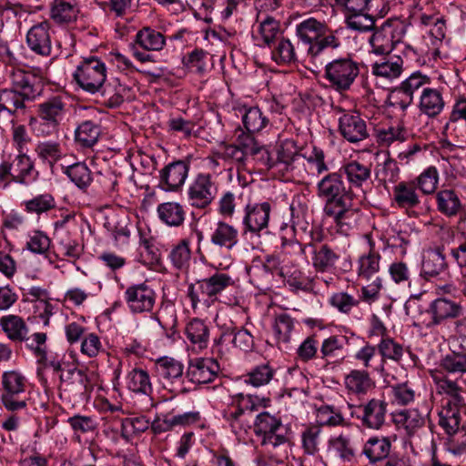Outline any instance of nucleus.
I'll return each instance as SVG.
<instances>
[{"label":"nucleus","mask_w":466,"mask_h":466,"mask_svg":"<svg viewBox=\"0 0 466 466\" xmlns=\"http://www.w3.org/2000/svg\"><path fill=\"white\" fill-rule=\"evenodd\" d=\"M318 196L325 200L324 214L331 218L341 233L356 226L358 210L353 208L354 193L339 171L327 174L317 185Z\"/></svg>","instance_id":"1"},{"label":"nucleus","mask_w":466,"mask_h":466,"mask_svg":"<svg viewBox=\"0 0 466 466\" xmlns=\"http://www.w3.org/2000/svg\"><path fill=\"white\" fill-rule=\"evenodd\" d=\"M404 309L407 315L417 319L419 325H424L428 329L439 326L447 320L458 319L463 312L461 303L444 297L432 300L425 312L420 310L418 298L409 299Z\"/></svg>","instance_id":"2"},{"label":"nucleus","mask_w":466,"mask_h":466,"mask_svg":"<svg viewBox=\"0 0 466 466\" xmlns=\"http://www.w3.org/2000/svg\"><path fill=\"white\" fill-rule=\"evenodd\" d=\"M326 26L315 18H308L297 25L298 37L309 45L308 54L317 57L326 49H335L340 46V40L333 34L325 35Z\"/></svg>","instance_id":"3"},{"label":"nucleus","mask_w":466,"mask_h":466,"mask_svg":"<svg viewBox=\"0 0 466 466\" xmlns=\"http://www.w3.org/2000/svg\"><path fill=\"white\" fill-rule=\"evenodd\" d=\"M360 74L359 65L350 56L332 60L325 66L324 78L329 87L342 93L348 91Z\"/></svg>","instance_id":"4"},{"label":"nucleus","mask_w":466,"mask_h":466,"mask_svg":"<svg viewBox=\"0 0 466 466\" xmlns=\"http://www.w3.org/2000/svg\"><path fill=\"white\" fill-rule=\"evenodd\" d=\"M233 284L234 280L229 275L216 273L209 278L190 284L187 296L191 300L192 307L196 308L198 302L214 301L218 294Z\"/></svg>","instance_id":"5"},{"label":"nucleus","mask_w":466,"mask_h":466,"mask_svg":"<svg viewBox=\"0 0 466 466\" xmlns=\"http://www.w3.org/2000/svg\"><path fill=\"white\" fill-rule=\"evenodd\" d=\"M439 424L448 435L447 450L454 455L466 453V425H461V412L448 410L439 412Z\"/></svg>","instance_id":"6"},{"label":"nucleus","mask_w":466,"mask_h":466,"mask_svg":"<svg viewBox=\"0 0 466 466\" xmlns=\"http://www.w3.org/2000/svg\"><path fill=\"white\" fill-rule=\"evenodd\" d=\"M74 78L85 91L96 94L106 81V66L96 56L86 57L74 73Z\"/></svg>","instance_id":"7"},{"label":"nucleus","mask_w":466,"mask_h":466,"mask_svg":"<svg viewBox=\"0 0 466 466\" xmlns=\"http://www.w3.org/2000/svg\"><path fill=\"white\" fill-rule=\"evenodd\" d=\"M254 431L261 436V445L266 448H276L288 441L286 429L280 419L270 415L268 412H261L257 416Z\"/></svg>","instance_id":"8"},{"label":"nucleus","mask_w":466,"mask_h":466,"mask_svg":"<svg viewBox=\"0 0 466 466\" xmlns=\"http://www.w3.org/2000/svg\"><path fill=\"white\" fill-rule=\"evenodd\" d=\"M218 186L210 174H198L188 188V199L197 208H206L215 199Z\"/></svg>","instance_id":"9"},{"label":"nucleus","mask_w":466,"mask_h":466,"mask_svg":"<svg viewBox=\"0 0 466 466\" xmlns=\"http://www.w3.org/2000/svg\"><path fill=\"white\" fill-rule=\"evenodd\" d=\"M25 379L16 371H7L3 375L4 392L2 402L9 410H16L26 407V400H19L18 394L25 390Z\"/></svg>","instance_id":"10"},{"label":"nucleus","mask_w":466,"mask_h":466,"mask_svg":"<svg viewBox=\"0 0 466 466\" xmlns=\"http://www.w3.org/2000/svg\"><path fill=\"white\" fill-rule=\"evenodd\" d=\"M374 33L370 38L372 52L376 55L389 56L400 42L396 25L390 20L385 21L380 27L373 29Z\"/></svg>","instance_id":"11"},{"label":"nucleus","mask_w":466,"mask_h":466,"mask_svg":"<svg viewBox=\"0 0 466 466\" xmlns=\"http://www.w3.org/2000/svg\"><path fill=\"white\" fill-rule=\"evenodd\" d=\"M156 297V292L145 282L132 285L125 291V299L133 313L151 311Z\"/></svg>","instance_id":"12"},{"label":"nucleus","mask_w":466,"mask_h":466,"mask_svg":"<svg viewBox=\"0 0 466 466\" xmlns=\"http://www.w3.org/2000/svg\"><path fill=\"white\" fill-rule=\"evenodd\" d=\"M189 171V162L176 160L159 171V187L165 191H177L185 183Z\"/></svg>","instance_id":"13"},{"label":"nucleus","mask_w":466,"mask_h":466,"mask_svg":"<svg viewBox=\"0 0 466 466\" xmlns=\"http://www.w3.org/2000/svg\"><path fill=\"white\" fill-rule=\"evenodd\" d=\"M219 370L220 367L217 360L212 358L196 359L190 362L186 377L192 383L206 384L213 381Z\"/></svg>","instance_id":"14"},{"label":"nucleus","mask_w":466,"mask_h":466,"mask_svg":"<svg viewBox=\"0 0 466 466\" xmlns=\"http://www.w3.org/2000/svg\"><path fill=\"white\" fill-rule=\"evenodd\" d=\"M271 205L268 202L248 204L243 225L247 231L258 234L268 226Z\"/></svg>","instance_id":"15"},{"label":"nucleus","mask_w":466,"mask_h":466,"mask_svg":"<svg viewBox=\"0 0 466 466\" xmlns=\"http://www.w3.org/2000/svg\"><path fill=\"white\" fill-rule=\"evenodd\" d=\"M341 136L350 143H357L368 137L366 121L358 113L343 114L339 119Z\"/></svg>","instance_id":"16"},{"label":"nucleus","mask_w":466,"mask_h":466,"mask_svg":"<svg viewBox=\"0 0 466 466\" xmlns=\"http://www.w3.org/2000/svg\"><path fill=\"white\" fill-rule=\"evenodd\" d=\"M388 403L383 400L371 399L367 403L359 406L361 412L358 417L364 427L379 430L385 422Z\"/></svg>","instance_id":"17"},{"label":"nucleus","mask_w":466,"mask_h":466,"mask_svg":"<svg viewBox=\"0 0 466 466\" xmlns=\"http://www.w3.org/2000/svg\"><path fill=\"white\" fill-rule=\"evenodd\" d=\"M344 336H330L322 341L320 358L326 364H340L346 358L344 346L347 343Z\"/></svg>","instance_id":"18"},{"label":"nucleus","mask_w":466,"mask_h":466,"mask_svg":"<svg viewBox=\"0 0 466 466\" xmlns=\"http://www.w3.org/2000/svg\"><path fill=\"white\" fill-rule=\"evenodd\" d=\"M445 106L441 92L437 88L423 87L419 102V110L428 117L439 116Z\"/></svg>","instance_id":"19"},{"label":"nucleus","mask_w":466,"mask_h":466,"mask_svg":"<svg viewBox=\"0 0 466 466\" xmlns=\"http://www.w3.org/2000/svg\"><path fill=\"white\" fill-rule=\"evenodd\" d=\"M28 96L16 90H3L0 92V113L4 110L16 117L26 113L25 101Z\"/></svg>","instance_id":"20"},{"label":"nucleus","mask_w":466,"mask_h":466,"mask_svg":"<svg viewBox=\"0 0 466 466\" xmlns=\"http://www.w3.org/2000/svg\"><path fill=\"white\" fill-rule=\"evenodd\" d=\"M184 367L183 364L170 357H162L157 360L155 362V371L163 381V384L170 382L172 383L175 380L180 379L183 375Z\"/></svg>","instance_id":"21"},{"label":"nucleus","mask_w":466,"mask_h":466,"mask_svg":"<svg viewBox=\"0 0 466 466\" xmlns=\"http://www.w3.org/2000/svg\"><path fill=\"white\" fill-rule=\"evenodd\" d=\"M339 171L342 177L343 176L347 177L350 188L361 187L370 178L371 174L370 167L355 160L342 165Z\"/></svg>","instance_id":"22"},{"label":"nucleus","mask_w":466,"mask_h":466,"mask_svg":"<svg viewBox=\"0 0 466 466\" xmlns=\"http://www.w3.org/2000/svg\"><path fill=\"white\" fill-rule=\"evenodd\" d=\"M391 441L388 437H372L364 444L362 453L369 459L370 462L375 463L387 460L390 455Z\"/></svg>","instance_id":"23"},{"label":"nucleus","mask_w":466,"mask_h":466,"mask_svg":"<svg viewBox=\"0 0 466 466\" xmlns=\"http://www.w3.org/2000/svg\"><path fill=\"white\" fill-rule=\"evenodd\" d=\"M393 199L400 208L410 209L420 204L415 181L400 182L393 188Z\"/></svg>","instance_id":"24"},{"label":"nucleus","mask_w":466,"mask_h":466,"mask_svg":"<svg viewBox=\"0 0 466 466\" xmlns=\"http://www.w3.org/2000/svg\"><path fill=\"white\" fill-rule=\"evenodd\" d=\"M210 241L216 246L231 250L238 242V231L232 225L218 221L211 234Z\"/></svg>","instance_id":"25"},{"label":"nucleus","mask_w":466,"mask_h":466,"mask_svg":"<svg viewBox=\"0 0 466 466\" xmlns=\"http://www.w3.org/2000/svg\"><path fill=\"white\" fill-rule=\"evenodd\" d=\"M448 268L445 256L440 249L429 252L424 258L421 265L420 275L426 280L437 278Z\"/></svg>","instance_id":"26"},{"label":"nucleus","mask_w":466,"mask_h":466,"mask_svg":"<svg viewBox=\"0 0 466 466\" xmlns=\"http://www.w3.org/2000/svg\"><path fill=\"white\" fill-rule=\"evenodd\" d=\"M370 250L359 259L358 275L367 280L374 277L380 268V255L375 250L374 243L369 240Z\"/></svg>","instance_id":"27"},{"label":"nucleus","mask_w":466,"mask_h":466,"mask_svg":"<svg viewBox=\"0 0 466 466\" xmlns=\"http://www.w3.org/2000/svg\"><path fill=\"white\" fill-rule=\"evenodd\" d=\"M403 60L400 56L382 57L371 66L372 74L388 79L399 77L402 72Z\"/></svg>","instance_id":"28"},{"label":"nucleus","mask_w":466,"mask_h":466,"mask_svg":"<svg viewBox=\"0 0 466 466\" xmlns=\"http://www.w3.org/2000/svg\"><path fill=\"white\" fill-rule=\"evenodd\" d=\"M192 253L190 249V241L183 238L177 244L172 246L168 259L174 268L177 270H187L189 268Z\"/></svg>","instance_id":"29"},{"label":"nucleus","mask_w":466,"mask_h":466,"mask_svg":"<svg viewBox=\"0 0 466 466\" xmlns=\"http://www.w3.org/2000/svg\"><path fill=\"white\" fill-rule=\"evenodd\" d=\"M135 42L145 50L159 51L166 45V37L162 33L146 26L137 33Z\"/></svg>","instance_id":"30"},{"label":"nucleus","mask_w":466,"mask_h":466,"mask_svg":"<svg viewBox=\"0 0 466 466\" xmlns=\"http://www.w3.org/2000/svg\"><path fill=\"white\" fill-rule=\"evenodd\" d=\"M157 215L162 222L170 227H179L184 223L186 212L177 202H165L157 207Z\"/></svg>","instance_id":"31"},{"label":"nucleus","mask_w":466,"mask_h":466,"mask_svg":"<svg viewBox=\"0 0 466 466\" xmlns=\"http://www.w3.org/2000/svg\"><path fill=\"white\" fill-rule=\"evenodd\" d=\"M430 411L427 407L421 410L418 408L405 410L399 413L403 421V427L409 436L415 434L419 429H421L429 417Z\"/></svg>","instance_id":"32"},{"label":"nucleus","mask_w":466,"mask_h":466,"mask_svg":"<svg viewBox=\"0 0 466 466\" xmlns=\"http://www.w3.org/2000/svg\"><path fill=\"white\" fill-rule=\"evenodd\" d=\"M436 199L438 210L447 217L456 216L462 209L461 202L457 193L452 189L439 191Z\"/></svg>","instance_id":"33"},{"label":"nucleus","mask_w":466,"mask_h":466,"mask_svg":"<svg viewBox=\"0 0 466 466\" xmlns=\"http://www.w3.org/2000/svg\"><path fill=\"white\" fill-rule=\"evenodd\" d=\"M338 259L339 255L329 245L321 244L315 247L312 264L317 271H329L335 267Z\"/></svg>","instance_id":"34"},{"label":"nucleus","mask_w":466,"mask_h":466,"mask_svg":"<svg viewBox=\"0 0 466 466\" xmlns=\"http://www.w3.org/2000/svg\"><path fill=\"white\" fill-rule=\"evenodd\" d=\"M78 9L75 0H55L51 17L58 24H68L76 19Z\"/></svg>","instance_id":"35"},{"label":"nucleus","mask_w":466,"mask_h":466,"mask_svg":"<svg viewBox=\"0 0 466 466\" xmlns=\"http://www.w3.org/2000/svg\"><path fill=\"white\" fill-rule=\"evenodd\" d=\"M31 50L41 56L49 55L51 46L46 22L31 27Z\"/></svg>","instance_id":"36"},{"label":"nucleus","mask_w":466,"mask_h":466,"mask_svg":"<svg viewBox=\"0 0 466 466\" xmlns=\"http://www.w3.org/2000/svg\"><path fill=\"white\" fill-rule=\"evenodd\" d=\"M98 93L103 97V105L109 108L118 107L124 102L126 87L117 79L102 85Z\"/></svg>","instance_id":"37"},{"label":"nucleus","mask_w":466,"mask_h":466,"mask_svg":"<svg viewBox=\"0 0 466 466\" xmlns=\"http://www.w3.org/2000/svg\"><path fill=\"white\" fill-rule=\"evenodd\" d=\"M373 381L366 370H353L345 378L346 388L356 394H365L373 387Z\"/></svg>","instance_id":"38"},{"label":"nucleus","mask_w":466,"mask_h":466,"mask_svg":"<svg viewBox=\"0 0 466 466\" xmlns=\"http://www.w3.org/2000/svg\"><path fill=\"white\" fill-rule=\"evenodd\" d=\"M186 335L192 344L198 345L199 349H204L208 345L209 329L202 319L196 318L187 323Z\"/></svg>","instance_id":"39"},{"label":"nucleus","mask_w":466,"mask_h":466,"mask_svg":"<svg viewBox=\"0 0 466 466\" xmlns=\"http://www.w3.org/2000/svg\"><path fill=\"white\" fill-rule=\"evenodd\" d=\"M101 134L99 125L91 120L81 123L76 130V140L85 147H93Z\"/></svg>","instance_id":"40"},{"label":"nucleus","mask_w":466,"mask_h":466,"mask_svg":"<svg viewBox=\"0 0 466 466\" xmlns=\"http://www.w3.org/2000/svg\"><path fill=\"white\" fill-rule=\"evenodd\" d=\"M345 22L350 29L358 32H369L375 29L376 19L373 15L361 12H350L345 15Z\"/></svg>","instance_id":"41"},{"label":"nucleus","mask_w":466,"mask_h":466,"mask_svg":"<svg viewBox=\"0 0 466 466\" xmlns=\"http://www.w3.org/2000/svg\"><path fill=\"white\" fill-rule=\"evenodd\" d=\"M272 59L278 64H289L296 60L294 46L289 38L279 37L273 42Z\"/></svg>","instance_id":"42"},{"label":"nucleus","mask_w":466,"mask_h":466,"mask_svg":"<svg viewBox=\"0 0 466 466\" xmlns=\"http://www.w3.org/2000/svg\"><path fill=\"white\" fill-rule=\"evenodd\" d=\"M65 110V104L61 97L54 96L38 106V115L45 121H51L58 125V117Z\"/></svg>","instance_id":"43"},{"label":"nucleus","mask_w":466,"mask_h":466,"mask_svg":"<svg viewBox=\"0 0 466 466\" xmlns=\"http://www.w3.org/2000/svg\"><path fill=\"white\" fill-rule=\"evenodd\" d=\"M441 388L449 395L441 411L454 410L457 412H461V409L464 408L465 403L463 398L459 394V387L457 383L455 381L446 380L442 381Z\"/></svg>","instance_id":"44"},{"label":"nucleus","mask_w":466,"mask_h":466,"mask_svg":"<svg viewBox=\"0 0 466 466\" xmlns=\"http://www.w3.org/2000/svg\"><path fill=\"white\" fill-rule=\"evenodd\" d=\"M444 128L453 132L457 129L466 130V98H460L455 102Z\"/></svg>","instance_id":"45"},{"label":"nucleus","mask_w":466,"mask_h":466,"mask_svg":"<svg viewBox=\"0 0 466 466\" xmlns=\"http://www.w3.org/2000/svg\"><path fill=\"white\" fill-rule=\"evenodd\" d=\"M128 388L137 393L149 395L152 392V385L148 373L142 369H134L128 374Z\"/></svg>","instance_id":"46"},{"label":"nucleus","mask_w":466,"mask_h":466,"mask_svg":"<svg viewBox=\"0 0 466 466\" xmlns=\"http://www.w3.org/2000/svg\"><path fill=\"white\" fill-rule=\"evenodd\" d=\"M294 329V321L288 314H280L276 317L273 330L278 344H288L290 340L291 332Z\"/></svg>","instance_id":"47"},{"label":"nucleus","mask_w":466,"mask_h":466,"mask_svg":"<svg viewBox=\"0 0 466 466\" xmlns=\"http://www.w3.org/2000/svg\"><path fill=\"white\" fill-rule=\"evenodd\" d=\"M29 173V156L27 152L17 153L15 158L9 164V174L13 180L25 184L26 176Z\"/></svg>","instance_id":"48"},{"label":"nucleus","mask_w":466,"mask_h":466,"mask_svg":"<svg viewBox=\"0 0 466 466\" xmlns=\"http://www.w3.org/2000/svg\"><path fill=\"white\" fill-rule=\"evenodd\" d=\"M66 174L79 188H86L92 182L91 171L84 163H76L67 167Z\"/></svg>","instance_id":"49"},{"label":"nucleus","mask_w":466,"mask_h":466,"mask_svg":"<svg viewBox=\"0 0 466 466\" xmlns=\"http://www.w3.org/2000/svg\"><path fill=\"white\" fill-rule=\"evenodd\" d=\"M242 122L248 133H255L266 127L268 119L263 116L258 107L253 106L245 110L242 116Z\"/></svg>","instance_id":"50"},{"label":"nucleus","mask_w":466,"mask_h":466,"mask_svg":"<svg viewBox=\"0 0 466 466\" xmlns=\"http://www.w3.org/2000/svg\"><path fill=\"white\" fill-rule=\"evenodd\" d=\"M0 325L11 339L22 340L26 332L23 319L17 316L10 315L2 318L0 319Z\"/></svg>","instance_id":"51"},{"label":"nucleus","mask_w":466,"mask_h":466,"mask_svg":"<svg viewBox=\"0 0 466 466\" xmlns=\"http://www.w3.org/2000/svg\"><path fill=\"white\" fill-rule=\"evenodd\" d=\"M438 180L439 174L437 168L430 167L417 177V183L415 184L423 194L429 195L436 190Z\"/></svg>","instance_id":"52"},{"label":"nucleus","mask_w":466,"mask_h":466,"mask_svg":"<svg viewBox=\"0 0 466 466\" xmlns=\"http://www.w3.org/2000/svg\"><path fill=\"white\" fill-rule=\"evenodd\" d=\"M321 428L319 425H311L302 432V447L309 455H314L319 451Z\"/></svg>","instance_id":"53"},{"label":"nucleus","mask_w":466,"mask_h":466,"mask_svg":"<svg viewBox=\"0 0 466 466\" xmlns=\"http://www.w3.org/2000/svg\"><path fill=\"white\" fill-rule=\"evenodd\" d=\"M277 153L278 162L284 164L286 169H289L292 163L301 157L293 140H285L282 142Z\"/></svg>","instance_id":"54"},{"label":"nucleus","mask_w":466,"mask_h":466,"mask_svg":"<svg viewBox=\"0 0 466 466\" xmlns=\"http://www.w3.org/2000/svg\"><path fill=\"white\" fill-rule=\"evenodd\" d=\"M220 157L224 160L232 161L237 164L238 168H245L247 167L244 152L240 147V137L237 139L236 144L225 145L220 152Z\"/></svg>","instance_id":"55"},{"label":"nucleus","mask_w":466,"mask_h":466,"mask_svg":"<svg viewBox=\"0 0 466 466\" xmlns=\"http://www.w3.org/2000/svg\"><path fill=\"white\" fill-rule=\"evenodd\" d=\"M274 370L267 364L257 366L248 374L247 383L254 387H260L268 384L273 378Z\"/></svg>","instance_id":"56"},{"label":"nucleus","mask_w":466,"mask_h":466,"mask_svg":"<svg viewBox=\"0 0 466 466\" xmlns=\"http://www.w3.org/2000/svg\"><path fill=\"white\" fill-rule=\"evenodd\" d=\"M149 424L145 417L126 418L121 422V436L127 440L131 431L134 433L144 432L148 429Z\"/></svg>","instance_id":"57"},{"label":"nucleus","mask_w":466,"mask_h":466,"mask_svg":"<svg viewBox=\"0 0 466 466\" xmlns=\"http://www.w3.org/2000/svg\"><path fill=\"white\" fill-rule=\"evenodd\" d=\"M378 349L384 359L399 361L403 356V347L390 338L382 339Z\"/></svg>","instance_id":"58"},{"label":"nucleus","mask_w":466,"mask_h":466,"mask_svg":"<svg viewBox=\"0 0 466 466\" xmlns=\"http://www.w3.org/2000/svg\"><path fill=\"white\" fill-rule=\"evenodd\" d=\"M240 147L243 149L247 166L254 156L258 153L265 154V147L258 144L249 134L240 136Z\"/></svg>","instance_id":"59"},{"label":"nucleus","mask_w":466,"mask_h":466,"mask_svg":"<svg viewBox=\"0 0 466 466\" xmlns=\"http://www.w3.org/2000/svg\"><path fill=\"white\" fill-rule=\"evenodd\" d=\"M441 366L451 373L466 372V355L455 352L448 354L441 360Z\"/></svg>","instance_id":"60"},{"label":"nucleus","mask_w":466,"mask_h":466,"mask_svg":"<svg viewBox=\"0 0 466 466\" xmlns=\"http://www.w3.org/2000/svg\"><path fill=\"white\" fill-rule=\"evenodd\" d=\"M430 82L429 76L422 75L420 72H415L402 81L400 86L405 93H409L413 96L420 88L423 89L424 86L430 84Z\"/></svg>","instance_id":"61"},{"label":"nucleus","mask_w":466,"mask_h":466,"mask_svg":"<svg viewBox=\"0 0 466 466\" xmlns=\"http://www.w3.org/2000/svg\"><path fill=\"white\" fill-rule=\"evenodd\" d=\"M393 401L399 405H408L413 401L415 392L407 383H400L390 387Z\"/></svg>","instance_id":"62"},{"label":"nucleus","mask_w":466,"mask_h":466,"mask_svg":"<svg viewBox=\"0 0 466 466\" xmlns=\"http://www.w3.org/2000/svg\"><path fill=\"white\" fill-rule=\"evenodd\" d=\"M33 318L43 320L44 326L49 325V319L53 315V307L46 299H31Z\"/></svg>","instance_id":"63"},{"label":"nucleus","mask_w":466,"mask_h":466,"mask_svg":"<svg viewBox=\"0 0 466 466\" xmlns=\"http://www.w3.org/2000/svg\"><path fill=\"white\" fill-rule=\"evenodd\" d=\"M319 339L316 333L309 336L298 348L297 354L303 361H309L316 357Z\"/></svg>","instance_id":"64"}]
</instances>
